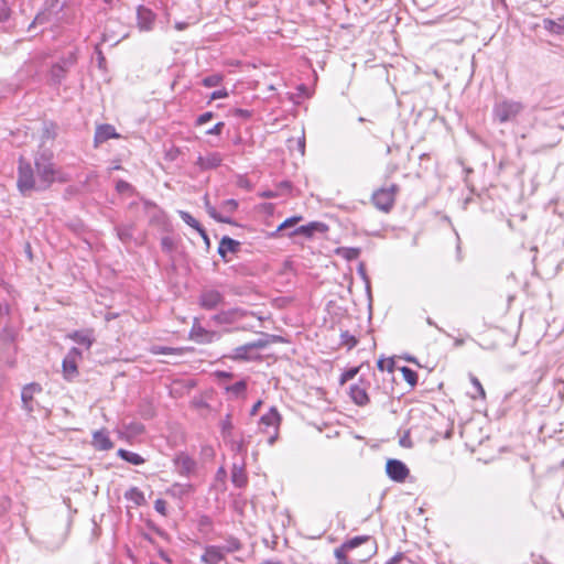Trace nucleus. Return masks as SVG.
Masks as SVG:
<instances>
[{
  "instance_id": "f704fd0d",
  "label": "nucleus",
  "mask_w": 564,
  "mask_h": 564,
  "mask_svg": "<svg viewBox=\"0 0 564 564\" xmlns=\"http://www.w3.org/2000/svg\"><path fill=\"white\" fill-rule=\"evenodd\" d=\"M340 345L345 346L348 350H350L358 345V339L356 338V336L351 335L348 330H341Z\"/></svg>"
},
{
  "instance_id": "5fc2aeb1",
  "label": "nucleus",
  "mask_w": 564,
  "mask_h": 564,
  "mask_svg": "<svg viewBox=\"0 0 564 564\" xmlns=\"http://www.w3.org/2000/svg\"><path fill=\"white\" fill-rule=\"evenodd\" d=\"M224 128V122L216 123L213 128L207 130V134H219Z\"/></svg>"
},
{
  "instance_id": "864d4df0",
  "label": "nucleus",
  "mask_w": 564,
  "mask_h": 564,
  "mask_svg": "<svg viewBox=\"0 0 564 564\" xmlns=\"http://www.w3.org/2000/svg\"><path fill=\"white\" fill-rule=\"evenodd\" d=\"M234 357L243 360L247 359V345H242L236 348V354Z\"/></svg>"
},
{
  "instance_id": "4be33fe9",
  "label": "nucleus",
  "mask_w": 564,
  "mask_h": 564,
  "mask_svg": "<svg viewBox=\"0 0 564 564\" xmlns=\"http://www.w3.org/2000/svg\"><path fill=\"white\" fill-rule=\"evenodd\" d=\"M67 338L74 340L78 345H83L86 349H89L94 344L93 332L89 329L85 330H75L67 335Z\"/></svg>"
},
{
  "instance_id": "20e7f679",
  "label": "nucleus",
  "mask_w": 564,
  "mask_h": 564,
  "mask_svg": "<svg viewBox=\"0 0 564 564\" xmlns=\"http://www.w3.org/2000/svg\"><path fill=\"white\" fill-rule=\"evenodd\" d=\"M398 191L399 186L397 184H391L389 187L379 188L373 192L371 200L378 209L384 213H389L394 205Z\"/></svg>"
},
{
  "instance_id": "bf43d9fd",
  "label": "nucleus",
  "mask_w": 564,
  "mask_h": 564,
  "mask_svg": "<svg viewBox=\"0 0 564 564\" xmlns=\"http://www.w3.org/2000/svg\"><path fill=\"white\" fill-rule=\"evenodd\" d=\"M403 555L401 553L395 554L390 560L386 562V564H398L402 560Z\"/></svg>"
},
{
  "instance_id": "c03bdc74",
  "label": "nucleus",
  "mask_w": 564,
  "mask_h": 564,
  "mask_svg": "<svg viewBox=\"0 0 564 564\" xmlns=\"http://www.w3.org/2000/svg\"><path fill=\"white\" fill-rule=\"evenodd\" d=\"M10 7L6 0H0V23L6 22L10 18Z\"/></svg>"
},
{
  "instance_id": "1a4fd4ad",
  "label": "nucleus",
  "mask_w": 564,
  "mask_h": 564,
  "mask_svg": "<svg viewBox=\"0 0 564 564\" xmlns=\"http://www.w3.org/2000/svg\"><path fill=\"white\" fill-rule=\"evenodd\" d=\"M155 19L156 15L151 9L144 6L137 8V24L140 31H151L154 26Z\"/></svg>"
},
{
  "instance_id": "2eb2a0df",
  "label": "nucleus",
  "mask_w": 564,
  "mask_h": 564,
  "mask_svg": "<svg viewBox=\"0 0 564 564\" xmlns=\"http://www.w3.org/2000/svg\"><path fill=\"white\" fill-rule=\"evenodd\" d=\"M174 464L177 468V473L181 476H189L196 468L195 460L185 453H180L175 457Z\"/></svg>"
},
{
  "instance_id": "58836bf2",
  "label": "nucleus",
  "mask_w": 564,
  "mask_h": 564,
  "mask_svg": "<svg viewBox=\"0 0 564 564\" xmlns=\"http://www.w3.org/2000/svg\"><path fill=\"white\" fill-rule=\"evenodd\" d=\"M238 208V202L236 199H227L223 202L220 206V210L223 215H226L230 218V215Z\"/></svg>"
},
{
  "instance_id": "4d7b16f0",
  "label": "nucleus",
  "mask_w": 564,
  "mask_h": 564,
  "mask_svg": "<svg viewBox=\"0 0 564 564\" xmlns=\"http://www.w3.org/2000/svg\"><path fill=\"white\" fill-rule=\"evenodd\" d=\"M226 96H227V93L225 90H215L212 93L210 99L215 100V99H219V98H223Z\"/></svg>"
},
{
  "instance_id": "ea45409f",
  "label": "nucleus",
  "mask_w": 564,
  "mask_h": 564,
  "mask_svg": "<svg viewBox=\"0 0 564 564\" xmlns=\"http://www.w3.org/2000/svg\"><path fill=\"white\" fill-rule=\"evenodd\" d=\"M223 80L219 74H212L203 78L202 83L205 87H217Z\"/></svg>"
},
{
  "instance_id": "c85d7f7f",
  "label": "nucleus",
  "mask_w": 564,
  "mask_h": 564,
  "mask_svg": "<svg viewBox=\"0 0 564 564\" xmlns=\"http://www.w3.org/2000/svg\"><path fill=\"white\" fill-rule=\"evenodd\" d=\"M117 455L121 459L126 460L127 463L135 465V466L142 465L145 462V459L138 453H134V452H131V451H128L124 448H119L117 452Z\"/></svg>"
},
{
  "instance_id": "49530a36",
  "label": "nucleus",
  "mask_w": 564,
  "mask_h": 564,
  "mask_svg": "<svg viewBox=\"0 0 564 564\" xmlns=\"http://www.w3.org/2000/svg\"><path fill=\"white\" fill-rule=\"evenodd\" d=\"M231 430H232V423L230 421V416L227 415L226 419L221 421V431H223L224 438H227V436L229 435Z\"/></svg>"
},
{
  "instance_id": "69168bd1",
  "label": "nucleus",
  "mask_w": 564,
  "mask_h": 564,
  "mask_svg": "<svg viewBox=\"0 0 564 564\" xmlns=\"http://www.w3.org/2000/svg\"><path fill=\"white\" fill-rule=\"evenodd\" d=\"M130 429L134 432V433H142L143 432V426L139 423H133L131 424Z\"/></svg>"
},
{
  "instance_id": "6e6d98bb",
  "label": "nucleus",
  "mask_w": 564,
  "mask_h": 564,
  "mask_svg": "<svg viewBox=\"0 0 564 564\" xmlns=\"http://www.w3.org/2000/svg\"><path fill=\"white\" fill-rule=\"evenodd\" d=\"M130 187H131V185H130L128 182L122 181V180H121V181H119V182L117 183V186H116V188H117V191H118V192H124V191H128Z\"/></svg>"
},
{
  "instance_id": "a19ab883",
  "label": "nucleus",
  "mask_w": 564,
  "mask_h": 564,
  "mask_svg": "<svg viewBox=\"0 0 564 564\" xmlns=\"http://www.w3.org/2000/svg\"><path fill=\"white\" fill-rule=\"evenodd\" d=\"M246 387H247L246 380L241 379V380L237 381L235 384L227 386L225 388L229 393H231L234 395H239L240 393H242L245 391Z\"/></svg>"
},
{
  "instance_id": "7c9ffc66",
  "label": "nucleus",
  "mask_w": 564,
  "mask_h": 564,
  "mask_svg": "<svg viewBox=\"0 0 564 564\" xmlns=\"http://www.w3.org/2000/svg\"><path fill=\"white\" fill-rule=\"evenodd\" d=\"M191 491L192 485L175 482L166 490V494L172 496L173 498H182L188 495Z\"/></svg>"
},
{
  "instance_id": "6ab92c4d",
  "label": "nucleus",
  "mask_w": 564,
  "mask_h": 564,
  "mask_svg": "<svg viewBox=\"0 0 564 564\" xmlns=\"http://www.w3.org/2000/svg\"><path fill=\"white\" fill-rule=\"evenodd\" d=\"M224 553L226 552L219 545H209L206 546L200 561L205 564H219L224 560Z\"/></svg>"
},
{
  "instance_id": "39448f33",
  "label": "nucleus",
  "mask_w": 564,
  "mask_h": 564,
  "mask_svg": "<svg viewBox=\"0 0 564 564\" xmlns=\"http://www.w3.org/2000/svg\"><path fill=\"white\" fill-rule=\"evenodd\" d=\"M35 169L41 184L39 188H46L56 180V170L50 158L41 155L35 159Z\"/></svg>"
},
{
  "instance_id": "b1692460",
  "label": "nucleus",
  "mask_w": 564,
  "mask_h": 564,
  "mask_svg": "<svg viewBox=\"0 0 564 564\" xmlns=\"http://www.w3.org/2000/svg\"><path fill=\"white\" fill-rule=\"evenodd\" d=\"M302 220V216H292L284 221H282L280 225L276 226V228L272 231H263L265 238H275L280 232L285 231L289 228L294 227L297 223Z\"/></svg>"
},
{
  "instance_id": "412c9836",
  "label": "nucleus",
  "mask_w": 564,
  "mask_h": 564,
  "mask_svg": "<svg viewBox=\"0 0 564 564\" xmlns=\"http://www.w3.org/2000/svg\"><path fill=\"white\" fill-rule=\"evenodd\" d=\"M221 163V156L217 152H210L206 155H199L196 161V165L202 170H210L219 166Z\"/></svg>"
},
{
  "instance_id": "603ef678",
  "label": "nucleus",
  "mask_w": 564,
  "mask_h": 564,
  "mask_svg": "<svg viewBox=\"0 0 564 564\" xmlns=\"http://www.w3.org/2000/svg\"><path fill=\"white\" fill-rule=\"evenodd\" d=\"M357 272L360 275V278L369 285V278L366 272V265L364 262H360L357 268Z\"/></svg>"
},
{
  "instance_id": "0eeeda50",
  "label": "nucleus",
  "mask_w": 564,
  "mask_h": 564,
  "mask_svg": "<svg viewBox=\"0 0 564 564\" xmlns=\"http://www.w3.org/2000/svg\"><path fill=\"white\" fill-rule=\"evenodd\" d=\"M369 542H371V544H372L371 549L369 550V554H368V556L370 557L372 554H375L377 552V544L375 541H372L371 536H369V535H359V536H355V538L346 541L340 546L335 549L334 555H335V557L341 558L344 556V553H347V552L358 547L359 545H361L364 543H369Z\"/></svg>"
},
{
  "instance_id": "4c0bfd02",
  "label": "nucleus",
  "mask_w": 564,
  "mask_h": 564,
  "mask_svg": "<svg viewBox=\"0 0 564 564\" xmlns=\"http://www.w3.org/2000/svg\"><path fill=\"white\" fill-rule=\"evenodd\" d=\"M401 372L403 379L411 386L415 387L417 383V373L409 367H402Z\"/></svg>"
},
{
  "instance_id": "2f4dec72",
  "label": "nucleus",
  "mask_w": 564,
  "mask_h": 564,
  "mask_svg": "<svg viewBox=\"0 0 564 564\" xmlns=\"http://www.w3.org/2000/svg\"><path fill=\"white\" fill-rule=\"evenodd\" d=\"M117 236L123 243H128L133 237V225H119L116 227Z\"/></svg>"
},
{
  "instance_id": "cd10ccee",
  "label": "nucleus",
  "mask_w": 564,
  "mask_h": 564,
  "mask_svg": "<svg viewBox=\"0 0 564 564\" xmlns=\"http://www.w3.org/2000/svg\"><path fill=\"white\" fill-rule=\"evenodd\" d=\"M204 205H205V208H206V212L208 213V215L216 219L217 221L219 223H224V224H230L231 223V219L226 216V215H223L221 210L218 212L209 202V198H208V195H205L204 196Z\"/></svg>"
},
{
  "instance_id": "a211bd4d",
  "label": "nucleus",
  "mask_w": 564,
  "mask_h": 564,
  "mask_svg": "<svg viewBox=\"0 0 564 564\" xmlns=\"http://www.w3.org/2000/svg\"><path fill=\"white\" fill-rule=\"evenodd\" d=\"M350 399L358 406H365L369 403V397L366 386L361 383H354L349 388Z\"/></svg>"
},
{
  "instance_id": "c9c22d12",
  "label": "nucleus",
  "mask_w": 564,
  "mask_h": 564,
  "mask_svg": "<svg viewBox=\"0 0 564 564\" xmlns=\"http://www.w3.org/2000/svg\"><path fill=\"white\" fill-rule=\"evenodd\" d=\"M178 215L186 225L194 228L198 232H203V227L188 212L180 210Z\"/></svg>"
},
{
  "instance_id": "a18cd8bd",
  "label": "nucleus",
  "mask_w": 564,
  "mask_h": 564,
  "mask_svg": "<svg viewBox=\"0 0 564 564\" xmlns=\"http://www.w3.org/2000/svg\"><path fill=\"white\" fill-rule=\"evenodd\" d=\"M359 371V368L358 367H355V368H350L348 370H346L341 376H340V383H345L347 382L348 380H351L356 377V375L358 373Z\"/></svg>"
},
{
  "instance_id": "ddd939ff",
  "label": "nucleus",
  "mask_w": 564,
  "mask_h": 564,
  "mask_svg": "<svg viewBox=\"0 0 564 564\" xmlns=\"http://www.w3.org/2000/svg\"><path fill=\"white\" fill-rule=\"evenodd\" d=\"M41 392H42V387L40 383H36V382L28 383L22 388L21 400H22L23 409L26 412L31 413L33 411V397H34V394L41 393Z\"/></svg>"
},
{
  "instance_id": "a878e982",
  "label": "nucleus",
  "mask_w": 564,
  "mask_h": 564,
  "mask_svg": "<svg viewBox=\"0 0 564 564\" xmlns=\"http://www.w3.org/2000/svg\"><path fill=\"white\" fill-rule=\"evenodd\" d=\"M543 28L547 32L556 35L564 34V14L556 20L552 19H544L543 20Z\"/></svg>"
},
{
  "instance_id": "f03ea898",
  "label": "nucleus",
  "mask_w": 564,
  "mask_h": 564,
  "mask_svg": "<svg viewBox=\"0 0 564 564\" xmlns=\"http://www.w3.org/2000/svg\"><path fill=\"white\" fill-rule=\"evenodd\" d=\"M525 106L521 101L501 99L492 107V118L499 123L513 122L523 112Z\"/></svg>"
},
{
  "instance_id": "f8f14e48",
  "label": "nucleus",
  "mask_w": 564,
  "mask_h": 564,
  "mask_svg": "<svg viewBox=\"0 0 564 564\" xmlns=\"http://www.w3.org/2000/svg\"><path fill=\"white\" fill-rule=\"evenodd\" d=\"M245 315V311L240 308H230L214 315L213 318L218 324L235 325L236 323L243 321Z\"/></svg>"
},
{
  "instance_id": "37998d69",
  "label": "nucleus",
  "mask_w": 564,
  "mask_h": 564,
  "mask_svg": "<svg viewBox=\"0 0 564 564\" xmlns=\"http://www.w3.org/2000/svg\"><path fill=\"white\" fill-rule=\"evenodd\" d=\"M377 367L381 371L387 370L389 372H392L393 369H394V361L391 358H389V359L381 358V359L378 360Z\"/></svg>"
},
{
  "instance_id": "09e8293b",
  "label": "nucleus",
  "mask_w": 564,
  "mask_h": 564,
  "mask_svg": "<svg viewBox=\"0 0 564 564\" xmlns=\"http://www.w3.org/2000/svg\"><path fill=\"white\" fill-rule=\"evenodd\" d=\"M470 381H471L473 386L475 387V389H476V391H477L478 395H479L481 399H485L486 393H485V390H484V388H482V386H481L480 381H479L476 377H474V376L470 378Z\"/></svg>"
},
{
  "instance_id": "9b49d317",
  "label": "nucleus",
  "mask_w": 564,
  "mask_h": 564,
  "mask_svg": "<svg viewBox=\"0 0 564 564\" xmlns=\"http://www.w3.org/2000/svg\"><path fill=\"white\" fill-rule=\"evenodd\" d=\"M327 230H328V227L326 224L321 223V221H312L307 225H303V226L295 228L293 231L288 232L286 236L293 237V236L301 235V236L311 238V237H313V235L315 232L324 234Z\"/></svg>"
},
{
  "instance_id": "0e129e2a",
  "label": "nucleus",
  "mask_w": 564,
  "mask_h": 564,
  "mask_svg": "<svg viewBox=\"0 0 564 564\" xmlns=\"http://www.w3.org/2000/svg\"><path fill=\"white\" fill-rule=\"evenodd\" d=\"M96 52L98 55V65H99V67H102L106 62L105 56L102 55V52L98 47H96Z\"/></svg>"
},
{
  "instance_id": "338daca9",
  "label": "nucleus",
  "mask_w": 564,
  "mask_h": 564,
  "mask_svg": "<svg viewBox=\"0 0 564 564\" xmlns=\"http://www.w3.org/2000/svg\"><path fill=\"white\" fill-rule=\"evenodd\" d=\"M187 26H188V23H187V22H176V23H175V29H176V30H178V31H183V30H185Z\"/></svg>"
},
{
  "instance_id": "e2e57ef3",
  "label": "nucleus",
  "mask_w": 564,
  "mask_h": 564,
  "mask_svg": "<svg viewBox=\"0 0 564 564\" xmlns=\"http://www.w3.org/2000/svg\"><path fill=\"white\" fill-rule=\"evenodd\" d=\"M159 556L166 563H172V560L171 557L169 556V554L163 551L162 549L159 550Z\"/></svg>"
},
{
  "instance_id": "13d9d810",
  "label": "nucleus",
  "mask_w": 564,
  "mask_h": 564,
  "mask_svg": "<svg viewBox=\"0 0 564 564\" xmlns=\"http://www.w3.org/2000/svg\"><path fill=\"white\" fill-rule=\"evenodd\" d=\"M215 376L219 379H230L232 377V373L228 371H216Z\"/></svg>"
},
{
  "instance_id": "72a5a7b5",
  "label": "nucleus",
  "mask_w": 564,
  "mask_h": 564,
  "mask_svg": "<svg viewBox=\"0 0 564 564\" xmlns=\"http://www.w3.org/2000/svg\"><path fill=\"white\" fill-rule=\"evenodd\" d=\"M124 498L134 502L137 506H142L145 502L144 494L137 487H131L127 490Z\"/></svg>"
},
{
  "instance_id": "423d86ee",
  "label": "nucleus",
  "mask_w": 564,
  "mask_h": 564,
  "mask_svg": "<svg viewBox=\"0 0 564 564\" xmlns=\"http://www.w3.org/2000/svg\"><path fill=\"white\" fill-rule=\"evenodd\" d=\"M83 358L80 349L73 347L62 362L63 375L66 380H72L78 375L77 364Z\"/></svg>"
},
{
  "instance_id": "de8ad7c7",
  "label": "nucleus",
  "mask_w": 564,
  "mask_h": 564,
  "mask_svg": "<svg viewBox=\"0 0 564 564\" xmlns=\"http://www.w3.org/2000/svg\"><path fill=\"white\" fill-rule=\"evenodd\" d=\"M154 509L156 512H159L162 516H166V501L159 498L154 501Z\"/></svg>"
},
{
  "instance_id": "393cba45",
  "label": "nucleus",
  "mask_w": 564,
  "mask_h": 564,
  "mask_svg": "<svg viewBox=\"0 0 564 564\" xmlns=\"http://www.w3.org/2000/svg\"><path fill=\"white\" fill-rule=\"evenodd\" d=\"M93 444L99 451H109L113 447V443L105 431H96L93 434Z\"/></svg>"
},
{
  "instance_id": "680f3d73",
  "label": "nucleus",
  "mask_w": 564,
  "mask_h": 564,
  "mask_svg": "<svg viewBox=\"0 0 564 564\" xmlns=\"http://www.w3.org/2000/svg\"><path fill=\"white\" fill-rule=\"evenodd\" d=\"M261 403H262V402H261L260 400H258V401L252 405L251 410L249 411V417L254 416V415L257 414L258 409H259V406L261 405Z\"/></svg>"
},
{
  "instance_id": "8fccbe9b",
  "label": "nucleus",
  "mask_w": 564,
  "mask_h": 564,
  "mask_svg": "<svg viewBox=\"0 0 564 564\" xmlns=\"http://www.w3.org/2000/svg\"><path fill=\"white\" fill-rule=\"evenodd\" d=\"M177 349L171 347L159 346L153 349L154 354L171 355L175 354Z\"/></svg>"
},
{
  "instance_id": "774afa93",
  "label": "nucleus",
  "mask_w": 564,
  "mask_h": 564,
  "mask_svg": "<svg viewBox=\"0 0 564 564\" xmlns=\"http://www.w3.org/2000/svg\"><path fill=\"white\" fill-rule=\"evenodd\" d=\"M297 144H299V149H300L301 153L304 154V150H305V139H304V137L299 139Z\"/></svg>"
},
{
  "instance_id": "bb28decb",
  "label": "nucleus",
  "mask_w": 564,
  "mask_h": 564,
  "mask_svg": "<svg viewBox=\"0 0 564 564\" xmlns=\"http://www.w3.org/2000/svg\"><path fill=\"white\" fill-rule=\"evenodd\" d=\"M239 246L240 243L237 240L225 236L219 242L218 253L223 259L226 260L227 252H236Z\"/></svg>"
},
{
  "instance_id": "3c124183",
  "label": "nucleus",
  "mask_w": 564,
  "mask_h": 564,
  "mask_svg": "<svg viewBox=\"0 0 564 564\" xmlns=\"http://www.w3.org/2000/svg\"><path fill=\"white\" fill-rule=\"evenodd\" d=\"M213 116L214 115L210 111L204 112V113L198 116V118L196 120V123L198 126H203V124L207 123L213 118Z\"/></svg>"
},
{
  "instance_id": "c756f323",
  "label": "nucleus",
  "mask_w": 564,
  "mask_h": 564,
  "mask_svg": "<svg viewBox=\"0 0 564 564\" xmlns=\"http://www.w3.org/2000/svg\"><path fill=\"white\" fill-rule=\"evenodd\" d=\"M278 339V336L260 333L257 339H249V350L252 348H263Z\"/></svg>"
},
{
  "instance_id": "5701e85b",
  "label": "nucleus",
  "mask_w": 564,
  "mask_h": 564,
  "mask_svg": "<svg viewBox=\"0 0 564 564\" xmlns=\"http://www.w3.org/2000/svg\"><path fill=\"white\" fill-rule=\"evenodd\" d=\"M118 133L116 132V129L111 124H101L97 127L95 132V142L96 143H102L106 142L109 139L118 138Z\"/></svg>"
},
{
  "instance_id": "7ed1b4c3",
  "label": "nucleus",
  "mask_w": 564,
  "mask_h": 564,
  "mask_svg": "<svg viewBox=\"0 0 564 564\" xmlns=\"http://www.w3.org/2000/svg\"><path fill=\"white\" fill-rule=\"evenodd\" d=\"M17 186L22 195L35 189L34 171L25 159H19Z\"/></svg>"
},
{
  "instance_id": "052dcab7",
  "label": "nucleus",
  "mask_w": 564,
  "mask_h": 564,
  "mask_svg": "<svg viewBox=\"0 0 564 564\" xmlns=\"http://www.w3.org/2000/svg\"><path fill=\"white\" fill-rule=\"evenodd\" d=\"M68 180H69V177L66 174H64V173H62V172L56 170V180L55 181L61 182V183H65Z\"/></svg>"
},
{
  "instance_id": "9d476101",
  "label": "nucleus",
  "mask_w": 564,
  "mask_h": 564,
  "mask_svg": "<svg viewBox=\"0 0 564 564\" xmlns=\"http://www.w3.org/2000/svg\"><path fill=\"white\" fill-rule=\"evenodd\" d=\"M189 338L197 344H209L218 338V334L205 329L197 321H195L189 332Z\"/></svg>"
},
{
  "instance_id": "f3484780",
  "label": "nucleus",
  "mask_w": 564,
  "mask_h": 564,
  "mask_svg": "<svg viewBox=\"0 0 564 564\" xmlns=\"http://www.w3.org/2000/svg\"><path fill=\"white\" fill-rule=\"evenodd\" d=\"M75 62L74 57L70 56L69 58L63 61V63H56L52 66L50 70V77L51 80L54 84H61L62 80L65 78L67 69L70 65H73Z\"/></svg>"
},
{
  "instance_id": "79ce46f5",
  "label": "nucleus",
  "mask_w": 564,
  "mask_h": 564,
  "mask_svg": "<svg viewBox=\"0 0 564 564\" xmlns=\"http://www.w3.org/2000/svg\"><path fill=\"white\" fill-rule=\"evenodd\" d=\"M161 248L166 253L173 252L174 249H175V241H174V239L172 237H170V236L162 237V239H161Z\"/></svg>"
},
{
  "instance_id": "e433bc0d",
  "label": "nucleus",
  "mask_w": 564,
  "mask_h": 564,
  "mask_svg": "<svg viewBox=\"0 0 564 564\" xmlns=\"http://www.w3.org/2000/svg\"><path fill=\"white\" fill-rule=\"evenodd\" d=\"M226 553H231L241 547V543L238 539L230 536L226 539L223 545H219Z\"/></svg>"
},
{
  "instance_id": "f257e3e1",
  "label": "nucleus",
  "mask_w": 564,
  "mask_h": 564,
  "mask_svg": "<svg viewBox=\"0 0 564 564\" xmlns=\"http://www.w3.org/2000/svg\"><path fill=\"white\" fill-rule=\"evenodd\" d=\"M280 415L275 408L270 410L257 420L256 434L263 435L258 440L259 443L265 441L269 445H272L279 435Z\"/></svg>"
},
{
  "instance_id": "473e14b6",
  "label": "nucleus",
  "mask_w": 564,
  "mask_h": 564,
  "mask_svg": "<svg viewBox=\"0 0 564 564\" xmlns=\"http://www.w3.org/2000/svg\"><path fill=\"white\" fill-rule=\"evenodd\" d=\"M335 252L337 256L344 258L345 260L351 261L360 256V248L339 247Z\"/></svg>"
},
{
  "instance_id": "dca6fc26",
  "label": "nucleus",
  "mask_w": 564,
  "mask_h": 564,
  "mask_svg": "<svg viewBox=\"0 0 564 564\" xmlns=\"http://www.w3.org/2000/svg\"><path fill=\"white\" fill-rule=\"evenodd\" d=\"M223 302V295L216 290L203 291L199 296V304L206 310H214Z\"/></svg>"
},
{
  "instance_id": "4468645a",
  "label": "nucleus",
  "mask_w": 564,
  "mask_h": 564,
  "mask_svg": "<svg viewBox=\"0 0 564 564\" xmlns=\"http://www.w3.org/2000/svg\"><path fill=\"white\" fill-rule=\"evenodd\" d=\"M58 12V1L52 0L42 11H40L29 29H32L34 25H43L52 21L54 14Z\"/></svg>"
},
{
  "instance_id": "aec40b11",
  "label": "nucleus",
  "mask_w": 564,
  "mask_h": 564,
  "mask_svg": "<svg viewBox=\"0 0 564 564\" xmlns=\"http://www.w3.org/2000/svg\"><path fill=\"white\" fill-rule=\"evenodd\" d=\"M245 466L246 464L243 457H241L240 463L235 462L232 466L231 481L238 488L245 487L247 485V473Z\"/></svg>"
},
{
  "instance_id": "6e6552de",
  "label": "nucleus",
  "mask_w": 564,
  "mask_h": 564,
  "mask_svg": "<svg viewBox=\"0 0 564 564\" xmlns=\"http://www.w3.org/2000/svg\"><path fill=\"white\" fill-rule=\"evenodd\" d=\"M386 471L389 478L397 482H403L410 474V469L403 462L393 458L388 459Z\"/></svg>"
}]
</instances>
